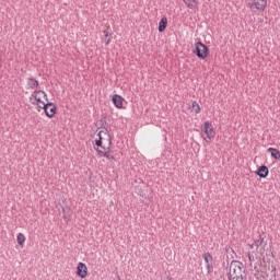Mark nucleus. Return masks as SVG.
<instances>
[{"mask_svg": "<svg viewBox=\"0 0 280 280\" xmlns=\"http://www.w3.org/2000/svg\"><path fill=\"white\" fill-rule=\"evenodd\" d=\"M94 149L96 151L102 149L103 151L110 150L113 141L110 140V133H108V129H98V132L94 139Z\"/></svg>", "mask_w": 280, "mask_h": 280, "instance_id": "obj_1", "label": "nucleus"}, {"mask_svg": "<svg viewBox=\"0 0 280 280\" xmlns=\"http://www.w3.org/2000/svg\"><path fill=\"white\" fill-rule=\"evenodd\" d=\"M229 280H246V269L244 268V264L238 260H233L229 266L228 271Z\"/></svg>", "mask_w": 280, "mask_h": 280, "instance_id": "obj_2", "label": "nucleus"}, {"mask_svg": "<svg viewBox=\"0 0 280 280\" xmlns=\"http://www.w3.org/2000/svg\"><path fill=\"white\" fill-rule=\"evenodd\" d=\"M250 12H264L268 5V0H246Z\"/></svg>", "mask_w": 280, "mask_h": 280, "instance_id": "obj_3", "label": "nucleus"}, {"mask_svg": "<svg viewBox=\"0 0 280 280\" xmlns=\"http://www.w3.org/2000/svg\"><path fill=\"white\" fill-rule=\"evenodd\" d=\"M32 96L34 97L35 104L38 108H43L47 104L45 103V100L47 102V93H45V91H36Z\"/></svg>", "mask_w": 280, "mask_h": 280, "instance_id": "obj_4", "label": "nucleus"}, {"mask_svg": "<svg viewBox=\"0 0 280 280\" xmlns=\"http://www.w3.org/2000/svg\"><path fill=\"white\" fill-rule=\"evenodd\" d=\"M196 56H198L201 60H205L209 56V47H207L205 44L201 42H198L196 44Z\"/></svg>", "mask_w": 280, "mask_h": 280, "instance_id": "obj_5", "label": "nucleus"}, {"mask_svg": "<svg viewBox=\"0 0 280 280\" xmlns=\"http://www.w3.org/2000/svg\"><path fill=\"white\" fill-rule=\"evenodd\" d=\"M203 132L207 137V139H209V141H211V139H213L215 137V131L213 130V125H211V122L206 121L203 124Z\"/></svg>", "mask_w": 280, "mask_h": 280, "instance_id": "obj_6", "label": "nucleus"}, {"mask_svg": "<svg viewBox=\"0 0 280 280\" xmlns=\"http://www.w3.org/2000/svg\"><path fill=\"white\" fill-rule=\"evenodd\" d=\"M77 275L81 279H86L89 275V268H86V264L84 262H79L77 267Z\"/></svg>", "mask_w": 280, "mask_h": 280, "instance_id": "obj_7", "label": "nucleus"}, {"mask_svg": "<svg viewBox=\"0 0 280 280\" xmlns=\"http://www.w3.org/2000/svg\"><path fill=\"white\" fill-rule=\"evenodd\" d=\"M203 259L206 262V268L208 270V275H211L213 272V256H211L210 253L203 254Z\"/></svg>", "mask_w": 280, "mask_h": 280, "instance_id": "obj_8", "label": "nucleus"}, {"mask_svg": "<svg viewBox=\"0 0 280 280\" xmlns=\"http://www.w3.org/2000/svg\"><path fill=\"white\" fill-rule=\"evenodd\" d=\"M42 108L44 109L45 115H47L49 118L55 117L56 105L54 103H46Z\"/></svg>", "mask_w": 280, "mask_h": 280, "instance_id": "obj_9", "label": "nucleus"}, {"mask_svg": "<svg viewBox=\"0 0 280 280\" xmlns=\"http://www.w3.org/2000/svg\"><path fill=\"white\" fill-rule=\"evenodd\" d=\"M113 104L116 106V108H124V97H121L118 94H114L112 97Z\"/></svg>", "mask_w": 280, "mask_h": 280, "instance_id": "obj_10", "label": "nucleus"}, {"mask_svg": "<svg viewBox=\"0 0 280 280\" xmlns=\"http://www.w3.org/2000/svg\"><path fill=\"white\" fill-rule=\"evenodd\" d=\"M260 277H262L261 280H277V273L275 270H269V272H260Z\"/></svg>", "mask_w": 280, "mask_h": 280, "instance_id": "obj_11", "label": "nucleus"}, {"mask_svg": "<svg viewBox=\"0 0 280 280\" xmlns=\"http://www.w3.org/2000/svg\"><path fill=\"white\" fill-rule=\"evenodd\" d=\"M96 152L100 156H105V159H107L108 161L115 160V156H113V154L110 153V150L103 151V149H98L96 150Z\"/></svg>", "mask_w": 280, "mask_h": 280, "instance_id": "obj_12", "label": "nucleus"}, {"mask_svg": "<svg viewBox=\"0 0 280 280\" xmlns=\"http://www.w3.org/2000/svg\"><path fill=\"white\" fill-rule=\"evenodd\" d=\"M257 175L259 176V178H266L268 176V166H260L257 171Z\"/></svg>", "mask_w": 280, "mask_h": 280, "instance_id": "obj_13", "label": "nucleus"}, {"mask_svg": "<svg viewBox=\"0 0 280 280\" xmlns=\"http://www.w3.org/2000/svg\"><path fill=\"white\" fill-rule=\"evenodd\" d=\"M248 259H249V266H250V268H254V275H255V277H257V275L259 276V268H257L256 265H253V261H255V257H253V255L248 254Z\"/></svg>", "mask_w": 280, "mask_h": 280, "instance_id": "obj_14", "label": "nucleus"}, {"mask_svg": "<svg viewBox=\"0 0 280 280\" xmlns=\"http://www.w3.org/2000/svg\"><path fill=\"white\" fill-rule=\"evenodd\" d=\"M167 27V18H162L160 23H159V32H165Z\"/></svg>", "mask_w": 280, "mask_h": 280, "instance_id": "obj_15", "label": "nucleus"}, {"mask_svg": "<svg viewBox=\"0 0 280 280\" xmlns=\"http://www.w3.org/2000/svg\"><path fill=\"white\" fill-rule=\"evenodd\" d=\"M265 237L259 235L257 240H255L254 244H252V248H259V246H264Z\"/></svg>", "mask_w": 280, "mask_h": 280, "instance_id": "obj_16", "label": "nucleus"}, {"mask_svg": "<svg viewBox=\"0 0 280 280\" xmlns=\"http://www.w3.org/2000/svg\"><path fill=\"white\" fill-rule=\"evenodd\" d=\"M27 86H30V89H36L38 86V80H36L34 78H28Z\"/></svg>", "mask_w": 280, "mask_h": 280, "instance_id": "obj_17", "label": "nucleus"}, {"mask_svg": "<svg viewBox=\"0 0 280 280\" xmlns=\"http://www.w3.org/2000/svg\"><path fill=\"white\" fill-rule=\"evenodd\" d=\"M268 152H270V154H271V156H272L273 159H277V160L280 159V152H279L278 149L269 148V149H268Z\"/></svg>", "mask_w": 280, "mask_h": 280, "instance_id": "obj_18", "label": "nucleus"}, {"mask_svg": "<svg viewBox=\"0 0 280 280\" xmlns=\"http://www.w3.org/2000/svg\"><path fill=\"white\" fill-rule=\"evenodd\" d=\"M191 108H192V110L195 112L196 115H199L201 108H200V104H198V102L192 101Z\"/></svg>", "mask_w": 280, "mask_h": 280, "instance_id": "obj_19", "label": "nucleus"}, {"mask_svg": "<svg viewBox=\"0 0 280 280\" xmlns=\"http://www.w3.org/2000/svg\"><path fill=\"white\" fill-rule=\"evenodd\" d=\"M16 240L18 244H20V246H23V244H25V234L19 233Z\"/></svg>", "mask_w": 280, "mask_h": 280, "instance_id": "obj_20", "label": "nucleus"}, {"mask_svg": "<svg viewBox=\"0 0 280 280\" xmlns=\"http://www.w3.org/2000/svg\"><path fill=\"white\" fill-rule=\"evenodd\" d=\"M185 5H187V8H189L190 10H194L196 0H183Z\"/></svg>", "mask_w": 280, "mask_h": 280, "instance_id": "obj_21", "label": "nucleus"}, {"mask_svg": "<svg viewBox=\"0 0 280 280\" xmlns=\"http://www.w3.org/2000/svg\"><path fill=\"white\" fill-rule=\"evenodd\" d=\"M104 35H105V45H110V37L108 38V36H110V33H108V31H104Z\"/></svg>", "mask_w": 280, "mask_h": 280, "instance_id": "obj_22", "label": "nucleus"}]
</instances>
